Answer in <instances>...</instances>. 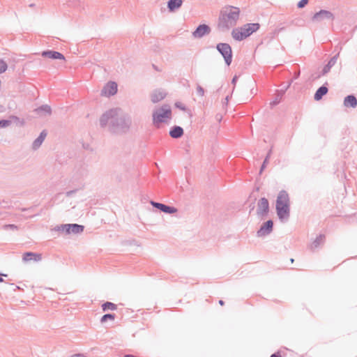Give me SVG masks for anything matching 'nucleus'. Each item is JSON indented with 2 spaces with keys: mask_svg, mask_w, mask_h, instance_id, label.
Instances as JSON below:
<instances>
[{
  "mask_svg": "<svg viewBox=\"0 0 357 357\" xmlns=\"http://www.w3.org/2000/svg\"><path fill=\"white\" fill-rule=\"evenodd\" d=\"M338 56L339 53L332 56L328 63L324 66L321 72L317 77H316V78H319L321 76H324L329 73L331 68L336 63Z\"/></svg>",
  "mask_w": 357,
  "mask_h": 357,
  "instance_id": "ddd939ff",
  "label": "nucleus"
},
{
  "mask_svg": "<svg viewBox=\"0 0 357 357\" xmlns=\"http://www.w3.org/2000/svg\"><path fill=\"white\" fill-rule=\"evenodd\" d=\"M132 124V119L127 112L121 108H112L105 112L100 117V126L102 128L107 126L108 131L116 135L128 133Z\"/></svg>",
  "mask_w": 357,
  "mask_h": 357,
  "instance_id": "f257e3e1",
  "label": "nucleus"
},
{
  "mask_svg": "<svg viewBox=\"0 0 357 357\" xmlns=\"http://www.w3.org/2000/svg\"><path fill=\"white\" fill-rule=\"evenodd\" d=\"M3 276L7 277L8 275L7 274H4V273H0V282H4V280H3V278H2Z\"/></svg>",
  "mask_w": 357,
  "mask_h": 357,
  "instance_id": "58836bf2",
  "label": "nucleus"
},
{
  "mask_svg": "<svg viewBox=\"0 0 357 357\" xmlns=\"http://www.w3.org/2000/svg\"><path fill=\"white\" fill-rule=\"evenodd\" d=\"M124 357H137V356H134V355H132V354H126V355L124 356Z\"/></svg>",
  "mask_w": 357,
  "mask_h": 357,
  "instance_id": "79ce46f5",
  "label": "nucleus"
},
{
  "mask_svg": "<svg viewBox=\"0 0 357 357\" xmlns=\"http://www.w3.org/2000/svg\"><path fill=\"white\" fill-rule=\"evenodd\" d=\"M150 204L153 208H155L166 214H173L178 211V209L174 206L166 205L153 200L150 202Z\"/></svg>",
  "mask_w": 357,
  "mask_h": 357,
  "instance_id": "9d476101",
  "label": "nucleus"
},
{
  "mask_svg": "<svg viewBox=\"0 0 357 357\" xmlns=\"http://www.w3.org/2000/svg\"><path fill=\"white\" fill-rule=\"evenodd\" d=\"M183 0H169L167 1V8L169 12L172 13L181 7Z\"/></svg>",
  "mask_w": 357,
  "mask_h": 357,
  "instance_id": "5701e85b",
  "label": "nucleus"
},
{
  "mask_svg": "<svg viewBox=\"0 0 357 357\" xmlns=\"http://www.w3.org/2000/svg\"><path fill=\"white\" fill-rule=\"evenodd\" d=\"M11 121L8 119L0 120V128H6L11 124Z\"/></svg>",
  "mask_w": 357,
  "mask_h": 357,
  "instance_id": "7c9ffc66",
  "label": "nucleus"
},
{
  "mask_svg": "<svg viewBox=\"0 0 357 357\" xmlns=\"http://www.w3.org/2000/svg\"><path fill=\"white\" fill-rule=\"evenodd\" d=\"M290 260H291V263H293V262H294V259H292V258H291Z\"/></svg>",
  "mask_w": 357,
  "mask_h": 357,
  "instance_id": "09e8293b",
  "label": "nucleus"
},
{
  "mask_svg": "<svg viewBox=\"0 0 357 357\" xmlns=\"http://www.w3.org/2000/svg\"><path fill=\"white\" fill-rule=\"evenodd\" d=\"M183 129L179 126H172L169 131V136L173 139H179L183 135Z\"/></svg>",
  "mask_w": 357,
  "mask_h": 357,
  "instance_id": "a211bd4d",
  "label": "nucleus"
},
{
  "mask_svg": "<svg viewBox=\"0 0 357 357\" xmlns=\"http://www.w3.org/2000/svg\"><path fill=\"white\" fill-rule=\"evenodd\" d=\"M273 229V221L268 220L264 222L257 231V236L258 237H265L269 235Z\"/></svg>",
  "mask_w": 357,
  "mask_h": 357,
  "instance_id": "1a4fd4ad",
  "label": "nucleus"
},
{
  "mask_svg": "<svg viewBox=\"0 0 357 357\" xmlns=\"http://www.w3.org/2000/svg\"><path fill=\"white\" fill-rule=\"evenodd\" d=\"M284 29V27H278L276 29H275V32L276 33H280L282 31H283Z\"/></svg>",
  "mask_w": 357,
  "mask_h": 357,
  "instance_id": "a19ab883",
  "label": "nucleus"
},
{
  "mask_svg": "<svg viewBox=\"0 0 357 357\" xmlns=\"http://www.w3.org/2000/svg\"><path fill=\"white\" fill-rule=\"evenodd\" d=\"M35 112L39 115H50L52 114L51 107L48 105H43L35 109Z\"/></svg>",
  "mask_w": 357,
  "mask_h": 357,
  "instance_id": "b1692460",
  "label": "nucleus"
},
{
  "mask_svg": "<svg viewBox=\"0 0 357 357\" xmlns=\"http://www.w3.org/2000/svg\"><path fill=\"white\" fill-rule=\"evenodd\" d=\"M260 28L259 23H248L239 28L234 29L231 36L235 40L242 41Z\"/></svg>",
  "mask_w": 357,
  "mask_h": 357,
  "instance_id": "20e7f679",
  "label": "nucleus"
},
{
  "mask_svg": "<svg viewBox=\"0 0 357 357\" xmlns=\"http://www.w3.org/2000/svg\"><path fill=\"white\" fill-rule=\"evenodd\" d=\"M152 117L153 124L159 128L160 123H166L167 119H172L171 107L167 104L162 105L159 109L153 112Z\"/></svg>",
  "mask_w": 357,
  "mask_h": 357,
  "instance_id": "39448f33",
  "label": "nucleus"
},
{
  "mask_svg": "<svg viewBox=\"0 0 357 357\" xmlns=\"http://www.w3.org/2000/svg\"><path fill=\"white\" fill-rule=\"evenodd\" d=\"M344 105L346 107L356 108L357 106V98L353 95H348L344 98Z\"/></svg>",
  "mask_w": 357,
  "mask_h": 357,
  "instance_id": "412c9836",
  "label": "nucleus"
},
{
  "mask_svg": "<svg viewBox=\"0 0 357 357\" xmlns=\"http://www.w3.org/2000/svg\"><path fill=\"white\" fill-rule=\"evenodd\" d=\"M219 304H220V305H223L225 304V302H224L222 300H220V301H219Z\"/></svg>",
  "mask_w": 357,
  "mask_h": 357,
  "instance_id": "c03bdc74",
  "label": "nucleus"
},
{
  "mask_svg": "<svg viewBox=\"0 0 357 357\" xmlns=\"http://www.w3.org/2000/svg\"><path fill=\"white\" fill-rule=\"evenodd\" d=\"M238 77L237 75H235V76L232 78V79H231V84H234V85H235V84H236V82H237V80H238Z\"/></svg>",
  "mask_w": 357,
  "mask_h": 357,
  "instance_id": "e433bc0d",
  "label": "nucleus"
},
{
  "mask_svg": "<svg viewBox=\"0 0 357 357\" xmlns=\"http://www.w3.org/2000/svg\"><path fill=\"white\" fill-rule=\"evenodd\" d=\"M276 213L281 221H286L290 216V201L286 190L279 192L275 204Z\"/></svg>",
  "mask_w": 357,
  "mask_h": 357,
  "instance_id": "7ed1b4c3",
  "label": "nucleus"
},
{
  "mask_svg": "<svg viewBox=\"0 0 357 357\" xmlns=\"http://www.w3.org/2000/svg\"><path fill=\"white\" fill-rule=\"evenodd\" d=\"M115 317H116V314H114V313H107V314H104L101 319H100V322L101 323H105L106 322L107 320H114L115 319Z\"/></svg>",
  "mask_w": 357,
  "mask_h": 357,
  "instance_id": "bb28decb",
  "label": "nucleus"
},
{
  "mask_svg": "<svg viewBox=\"0 0 357 357\" xmlns=\"http://www.w3.org/2000/svg\"><path fill=\"white\" fill-rule=\"evenodd\" d=\"M20 287L19 286L15 285L14 291H16L17 289H20Z\"/></svg>",
  "mask_w": 357,
  "mask_h": 357,
  "instance_id": "a18cd8bd",
  "label": "nucleus"
},
{
  "mask_svg": "<svg viewBox=\"0 0 357 357\" xmlns=\"http://www.w3.org/2000/svg\"><path fill=\"white\" fill-rule=\"evenodd\" d=\"M101 307L103 311L116 310L117 309V305L109 301L105 302Z\"/></svg>",
  "mask_w": 357,
  "mask_h": 357,
  "instance_id": "a878e982",
  "label": "nucleus"
},
{
  "mask_svg": "<svg viewBox=\"0 0 357 357\" xmlns=\"http://www.w3.org/2000/svg\"><path fill=\"white\" fill-rule=\"evenodd\" d=\"M70 357H86V356L81 354H73V355L70 356Z\"/></svg>",
  "mask_w": 357,
  "mask_h": 357,
  "instance_id": "ea45409f",
  "label": "nucleus"
},
{
  "mask_svg": "<svg viewBox=\"0 0 357 357\" xmlns=\"http://www.w3.org/2000/svg\"><path fill=\"white\" fill-rule=\"evenodd\" d=\"M211 31V27L206 24H202L197 26L195 30L192 32V35L195 38H202L204 36L208 35Z\"/></svg>",
  "mask_w": 357,
  "mask_h": 357,
  "instance_id": "9b49d317",
  "label": "nucleus"
},
{
  "mask_svg": "<svg viewBox=\"0 0 357 357\" xmlns=\"http://www.w3.org/2000/svg\"><path fill=\"white\" fill-rule=\"evenodd\" d=\"M66 228H67V224H62V225L56 226L54 229L56 231L62 232V233L66 234Z\"/></svg>",
  "mask_w": 357,
  "mask_h": 357,
  "instance_id": "c85d7f7f",
  "label": "nucleus"
},
{
  "mask_svg": "<svg viewBox=\"0 0 357 357\" xmlns=\"http://www.w3.org/2000/svg\"><path fill=\"white\" fill-rule=\"evenodd\" d=\"M117 84L115 82L110 81L103 87L101 94L108 97L114 96L117 93Z\"/></svg>",
  "mask_w": 357,
  "mask_h": 357,
  "instance_id": "f8f14e48",
  "label": "nucleus"
},
{
  "mask_svg": "<svg viewBox=\"0 0 357 357\" xmlns=\"http://www.w3.org/2000/svg\"><path fill=\"white\" fill-rule=\"evenodd\" d=\"M308 1L309 0H301L300 1H298L297 7L298 8H303L308 3Z\"/></svg>",
  "mask_w": 357,
  "mask_h": 357,
  "instance_id": "473e14b6",
  "label": "nucleus"
},
{
  "mask_svg": "<svg viewBox=\"0 0 357 357\" xmlns=\"http://www.w3.org/2000/svg\"><path fill=\"white\" fill-rule=\"evenodd\" d=\"M7 68V63L3 60L0 59V74L4 73Z\"/></svg>",
  "mask_w": 357,
  "mask_h": 357,
  "instance_id": "c756f323",
  "label": "nucleus"
},
{
  "mask_svg": "<svg viewBox=\"0 0 357 357\" xmlns=\"http://www.w3.org/2000/svg\"><path fill=\"white\" fill-rule=\"evenodd\" d=\"M239 15L240 9L238 8L232 6L224 7L219 15L218 29L222 31H228L236 24Z\"/></svg>",
  "mask_w": 357,
  "mask_h": 357,
  "instance_id": "f03ea898",
  "label": "nucleus"
},
{
  "mask_svg": "<svg viewBox=\"0 0 357 357\" xmlns=\"http://www.w3.org/2000/svg\"><path fill=\"white\" fill-rule=\"evenodd\" d=\"M84 227L76 223L67 224L66 235L67 234H79L83 232Z\"/></svg>",
  "mask_w": 357,
  "mask_h": 357,
  "instance_id": "dca6fc26",
  "label": "nucleus"
},
{
  "mask_svg": "<svg viewBox=\"0 0 357 357\" xmlns=\"http://www.w3.org/2000/svg\"><path fill=\"white\" fill-rule=\"evenodd\" d=\"M325 240V235L324 234H319L316 239L310 245V249L312 250H314L317 248L319 247L321 244L324 243Z\"/></svg>",
  "mask_w": 357,
  "mask_h": 357,
  "instance_id": "393cba45",
  "label": "nucleus"
},
{
  "mask_svg": "<svg viewBox=\"0 0 357 357\" xmlns=\"http://www.w3.org/2000/svg\"><path fill=\"white\" fill-rule=\"evenodd\" d=\"M197 93L200 96H203L204 95V89L200 85H197Z\"/></svg>",
  "mask_w": 357,
  "mask_h": 357,
  "instance_id": "72a5a7b5",
  "label": "nucleus"
},
{
  "mask_svg": "<svg viewBox=\"0 0 357 357\" xmlns=\"http://www.w3.org/2000/svg\"><path fill=\"white\" fill-rule=\"evenodd\" d=\"M41 56L45 58H49L51 59H60L65 61V56L63 54L59 52L54 50H45L41 52Z\"/></svg>",
  "mask_w": 357,
  "mask_h": 357,
  "instance_id": "4468645a",
  "label": "nucleus"
},
{
  "mask_svg": "<svg viewBox=\"0 0 357 357\" xmlns=\"http://www.w3.org/2000/svg\"><path fill=\"white\" fill-rule=\"evenodd\" d=\"M291 82H292V80L287 85V86L284 87V89L276 91V93H275L274 100L270 102V105L271 107L276 106L277 105H278L280 102L285 91L290 86Z\"/></svg>",
  "mask_w": 357,
  "mask_h": 357,
  "instance_id": "2eb2a0df",
  "label": "nucleus"
},
{
  "mask_svg": "<svg viewBox=\"0 0 357 357\" xmlns=\"http://www.w3.org/2000/svg\"><path fill=\"white\" fill-rule=\"evenodd\" d=\"M229 100V96H227L226 98H225V101L228 102Z\"/></svg>",
  "mask_w": 357,
  "mask_h": 357,
  "instance_id": "de8ad7c7",
  "label": "nucleus"
},
{
  "mask_svg": "<svg viewBox=\"0 0 357 357\" xmlns=\"http://www.w3.org/2000/svg\"><path fill=\"white\" fill-rule=\"evenodd\" d=\"M269 212V203L266 197H261L257 204V213L259 216L264 218L267 216Z\"/></svg>",
  "mask_w": 357,
  "mask_h": 357,
  "instance_id": "6e6552de",
  "label": "nucleus"
},
{
  "mask_svg": "<svg viewBox=\"0 0 357 357\" xmlns=\"http://www.w3.org/2000/svg\"><path fill=\"white\" fill-rule=\"evenodd\" d=\"M175 107H177V108H179L181 110H183L185 111V106L184 105H183L181 102H176L175 103Z\"/></svg>",
  "mask_w": 357,
  "mask_h": 357,
  "instance_id": "f704fd0d",
  "label": "nucleus"
},
{
  "mask_svg": "<svg viewBox=\"0 0 357 357\" xmlns=\"http://www.w3.org/2000/svg\"><path fill=\"white\" fill-rule=\"evenodd\" d=\"M335 19L334 15L329 10H320L317 12L312 17V21L314 22H320L324 20H333Z\"/></svg>",
  "mask_w": 357,
  "mask_h": 357,
  "instance_id": "0eeeda50",
  "label": "nucleus"
},
{
  "mask_svg": "<svg viewBox=\"0 0 357 357\" xmlns=\"http://www.w3.org/2000/svg\"><path fill=\"white\" fill-rule=\"evenodd\" d=\"M3 228L5 229L17 230L18 229V227L14 224H8V225H5L3 226Z\"/></svg>",
  "mask_w": 357,
  "mask_h": 357,
  "instance_id": "2f4dec72",
  "label": "nucleus"
},
{
  "mask_svg": "<svg viewBox=\"0 0 357 357\" xmlns=\"http://www.w3.org/2000/svg\"><path fill=\"white\" fill-rule=\"evenodd\" d=\"M271 153H272V149H271L268 151V153H267V155H266V158H265V159H264V162H263V163H262V165H261V169H260V172H260V174L263 172V170H264V168L266 167V164L268 163V159H269V158H270V157H271Z\"/></svg>",
  "mask_w": 357,
  "mask_h": 357,
  "instance_id": "cd10ccee",
  "label": "nucleus"
},
{
  "mask_svg": "<svg viewBox=\"0 0 357 357\" xmlns=\"http://www.w3.org/2000/svg\"><path fill=\"white\" fill-rule=\"evenodd\" d=\"M270 357H282L279 351L273 354Z\"/></svg>",
  "mask_w": 357,
  "mask_h": 357,
  "instance_id": "4c0bfd02",
  "label": "nucleus"
},
{
  "mask_svg": "<svg viewBox=\"0 0 357 357\" xmlns=\"http://www.w3.org/2000/svg\"><path fill=\"white\" fill-rule=\"evenodd\" d=\"M77 190H78L77 189H75V190L67 191L66 192V197H70L73 196L74 194H75L77 192Z\"/></svg>",
  "mask_w": 357,
  "mask_h": 357,
  "instance_id": "c9c22d12",
  "label": "nucleus"
},
{
  "mask_svg": "<svg viewBox=\"0 0 357 357\" xmlns=\"http://www.w3.org/2000/svg\"><path fill=\"white\" fill-rule=\"evenodd\" d=\"M46 136L47 132L46 130H44L40 133L39 136L33 142L32 149L33 150L38 149L41 146Z\"/></svg>",
  "mask_w": 357,
  "mask_h": 357,
  "instance_id": "4be33fe9",
  "label": "nucleus"
},
{
  "mask_svg": "<svg viewBox=\"0 0 357 357\" xmlns=\"http://www.w3.org/2000/svg\"><path fill=\"white\" fill-rule=\"evenodd\" d=\"M328 83L326 82L324 84H323L321 86L319 87L317 90L316 91L314 95V99L316 101L321 100L323 97L327 94L328 91Z\"/></svg>",
  "mask_w": 357,
  "mask_h": 357,
  "instance_id": "6ab92c4d",
  "label": "nucleus"
},
{
  "mask_svg": "<svg viewBox=\"0 0 357 357\" xmlns=\"http://www.w3.org/2000/svg\"><path fill=\"white\" fill-rule=\"evenodd\" d=\"M167 93L161 90H155L151 95V100L153 103H157L163 100Z\"/></svg>",
  "mask_w": 357,
  "mask_h": 357,
  "instance_id": "aec40b11",
  "label": "nucleus"
},
{
  "mask_svg": "<svg viewBox=\"0 0 357 357\" xmlns=\"http://www.w3.org/2000/svg\"><path fill=\"white\" fill-rule=\"evenodd\" d=\"M216 50L223 57L225 64L229 66L233 58L232 49L230 45L226 43H219L216 45Z\"/></svg>",
  "mask_w": 357,
  "mask_h": 357,
  "instance_id": "423d86ee",
  "label": "nucleus"
},
{
  "mask_svg": "<svg viewBox=\"0 0 357 357\" xmlns=\"http://www.w3.org/2000/svg\"><path fill=\"white\" fill-rule=\"evenodd\" d=\"M41 259V254L32 252H24L22 257V260L25 262L30 261L32 260L34 261H40Z\"/></svg>",
  "mask_w": 357,
  "mask_h": 357,
  "instance_id": "f3484780",
  "label": "nucleus"
},
{
  "mask_svg": "<svg viewBox=\"0 0 357 357\" xmlns=\"http://www.w3.org/2000/svg\"><path fill=\"white\" fill-rule=\"evenodd\" d=\"M10 118L14 119H18V118L15 116H11Z\"/></svg>",
  "mask_w": 357,
  "mask_h": 357,
  "instance_id": "49530a36",
  "label": "nucleus"
},
{
  "mask_svg": "<svg viewBox=\"0 0 357 357\" xmlns=\"http://www.w3.org/2000/svg\"><path fill=\"white\" fill-rule=\"evenodd\" d=\"M300 75V72H298L294 75V79H297Z\"/></svg>",
  "mask_w": 357,
  "mask_h": 357,
  "instance_id": "37998d69",
  "label": "nucleus"
}]
</instances>
